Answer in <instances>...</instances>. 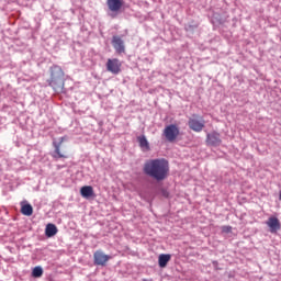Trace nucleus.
<instances>
[{
	"label": "nucleus",
	"mask_w": 281,
	"mask_h": 281,
	"mask_svg": "<svg viewBox=\"0 0 281 281\" xmlns=\"http://www.w3.org/2000/svg\"><path fill=\"white\" fill-rule=\"evenodd\" d=\"M143 172L155 181H164L170 175V164L166 158L149 159L144 164Z\"/></svg>",
	"instance_id": "f257e3e1"
},
{
	"label": "nucleus",
	"mask_w": 281,
	"mask_h": 281,
	"mask_svg": "<svg viewBox=\"0 0 281 281\" xmlns=\"http://www.w3.org/2000/svg\"><path fill=\"white\" fill-rule=\"evenodd\" d=\"M65 78V71H63V68L58 65H54L50 68V81L49 86L56 89V87H63L65 83L63 82V79Z\"/></svg>",
	"instance_id": "f03ea898"
},
{
	"label": "nucleus",
	"mask_w": 281,
	"mask_h": 281,
	"mask_svg": "<svg viewBox=\"0 0 281 281\" xmlns=\"http://www.w3.org/2000/svg\"><path fill=\"white\" fill-rule=\"evenodd\" d=\"M164 136L166 137L167 142H176L177 137H179V127L175 124H170L165 127Z\"/></svg>",
	"instance_id": "7ed1b4c3"
},
{
	"label": "nucleus",
	"mask_w": 281,
	"mask_h": 281,
	"mask_svg": "<svg viewBox=\"0 0 281 281\" xmlns=\"http://www.w3.org/2000/svg\"><path fill=\"white\" fill-rule=\"evenodd\" d=\"M109 260H111V256L104 254L102 250H97L93 254V262L97 267H106Z\"/></svg>",
	"instance_id": "20e7f679"
},
{
	"label": "nucleus",
	"mask_w": 281,
	"mask_h": 281,
	"mask_svg": "<svg viewBox=\"0 0 281 281\" xmlns=\"http://www.w3.org/2000/svg\"><path fill=\"white\" fill-rule=\"evenodd\" d=\"M105 67L106 71H110V74H113L114 76L122 72V61L117 58L108 59Z\"/></svg>",
	"instance_id": "39448f33"
},
{
	"label": "nucleus",
	"mask_w": 281,
	"mask_h": 281,
	"mask_svg": "<svg viewBox=\"0 0 281 281\" xmlns=\"http://www.w3.org/2000/svg\"><path fill=\"white\" fill-rule=\"evenodd\" d=\"M196 117H199V115L193 114V117L189 119V128L194 131V133H201V131L205 128V121L203 119L199 120Z\"/></svg>",
	"instance_id": "423d86ee"
},
{
	"label": "nucleus",
	"mask_w": 281,
	"mask_h": 281,
	"mask_svg": "<svg viewBox=\"0 0 281 281\" xmlns=\"http://www.w3.org/2000/svg\"><path fill=\"white\" fill-rule=\"evenodd\" d=\"M65 139H67L66 137H60L59 142H54L53 146L55 148V154L53 155L54 159H67L69 157V155L67 154V151H63L60 150V148L63 147V142H65Z\"/></svg>",
	"instance_id": "0eeeda50"
},
{
	"label": "nucleus",
	"mask_w": 281,
	"mask_h": 281,
	"mask_svg": "<svg viewBox=\"0 0 281 281\" xmlns=\"http://www.w3.org/2000/svg\"><path fill=\"white\" fill-rule=\"evenodd\" d=\"M223 144V140L221 139V134L218 132H211L206 135V146H220Z\"/></svg>",
	"instance_id": "6e6552de"
},
{
	"label": "nucleus",
	"mask_w": 281,
	"mask_h": 281,
	"mask_svg": "<svg viewBox=\"0 0 281 281\" xmlns=\"http://www.w3.org/2000/svg\"><path fill=\"white\" fill-rule=\"evenodd\" d=\"M112 46L114 47L116 54H124L126 52V46L124 45V40L122 37L114 35L112 37Z\"/></svg>",
	"instance_id": "1a4fd4ad"
},
{
	"label": "nucleus",
	"mask_w": 281,
	"mask_h": 281,
	"mask_svg": "<svg viewBox=\"0 0 281 281\" xmlns=\"http://www.w3.org/2000/svg\"><path fill=\"white\" fill-rule=\"evenodd\" d=\"M108 8L110 12H120L122 10V5H124V1L122 0H108Z\"/></svg>",
	"instance_id": "9d476101"
},
{
	"label": "nucleus",
	"mask_w": 281,
	"mask_h": 281,
	"mask_svg": "<svg viewBox=\"0 0 281 281\" xmlns=\"http://www.w3.org/2000/svg\"><path fill=\"white\" fill-rule=\"evenodd\" d=\"M266 224L269 226L271 234H276L281 227L278 217H269Z\"/></svg>",
	"instance_id": "9b49d317"
},
{
	"label": "nucleus",
	"mask_w": 281,
	"mask_h": 281,
	"mask_svg": "<svg viewBox=\"0 0 281 281\" xmlns=\"http://www.w3.org/2000/svg\"><path fill=\"white\" fill-rule=\"evenodd\" d=\"M80 194L83 199H91V196H95V193L93 192V187L91 186L81 187Z\"/></svg>",
	"instance_id": "f8f14e48"
},
{
	"label": "nucleus",
	"mask_w": 281,
	"mask_h": 281,
	"mask_svg": "<svg viewBox=\"0 0 281 281\" xmlns=\"http://www.w3.org/2000/svg\"><path fill=\"white\" fill-rule=\"evenodd\" d=\"M172 256L168 255V254H161L158 257V265L160 267V269H166V267H168V263L170 262Z\"/></svg>",
	"instance_id": "ddd939ff"
},
{
	"label": "nucleus",
	"mask_w": 281,
	"mask_h": 281,
	"mask_svg": "<svg viewBox=\"0 0 281 281\" xmlns=\"http://www.w3.org/2000/svg\"><path fill=\"white\" fill-rule=\"evenodd\" d=\"M137 142L142 150H144L145 153H148V150H150V143H148V139L146 138L145 135L138 136Z\"/></svg>",
	"instance_id": "4468645a"
},
{
	"label": "nucleus",
	"mask_w": 281,
	"mask_h": 281,
	"mask_svg": "<svg viewBox=\"0 0 281 281\" xmlns=\"http://www.w3.org/2000/svg\"><path fill=\"white\" fill-rule=\"evenodd\" d=\"M58 234V228L54 224H47L45 229V235L47 238H52L53 236H56Z\"/></svg>",
	"instance_id": "2eb2a0df"
},
{
	"label": "nucleus",
	"mask_w": 281,
	"mask_h": 281,
	"mask_svg": "<svg viewBox=\"0 0 281 281\" xmlns=\"http://www.w3.org/2000/svg\"><path fill=\"white\" fill-rule=\"evenodd\" d=\"M21 214L24 216H32V214H34V209L31 206V204H23L21 207Z\"/></svg>",
	"instance_id": "dca6fc26"
},
{
	"label": "nucleus",
	"mask_w": 281,
	"mask_h": 281,
	"mask_svg": "<svg viewBox=\"0 0 281 281\" xmlns=\"http://www.w3.org/2000/svg\"><path fill=\"white\" fill-rule=\"evenodd\" d=\"M33 278H41L43 276V268L41 266H37L32 271Z\"/></svg>",
	"instance_id": "f3484780"
},
{
	"label": "nucleus",
	"mask_w": 281,
	"mask_h": 281,
	"mask_svg": "<svg viewBox=\"0 0 281 281\" xmlns=\"http://www.w3.org/2000/svg\"><path fill=\"white\" fill-rule=\"evenodd\" d=\"M222 229L223 232H226V234H228L229 232H232V226H223Z\"/></svg>",
	"instance_id": "a211bd4d"
},
{
	"label": "nucleus",
	"mask_w": 281,
	"mask_h": 281,
	"mask_svg": "<svg viewBox=\"0 0 281 281\" xmlns=\"http://www.w3.org/2000/svg\"><path fill=\"white\" fill-rule=\"evenodd\" d=\"M279 199H280V201H281V191H280V195H279Z\"/></svg>",
	"instance_id": "6ab92c4d"
}]
</instances>
